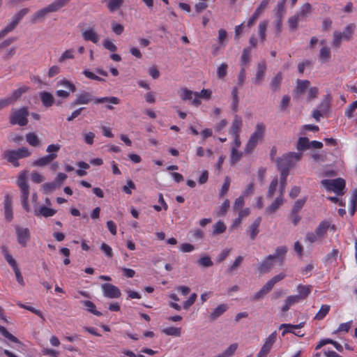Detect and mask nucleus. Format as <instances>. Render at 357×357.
Returning a JSON list of instances; mask_svg holds the SVG:
<instances>
[{
  "label": "nucleus",
  "instance_id": "obj_1",
  "mask_svg": "<svg viewBox=\"0 0 357 357\" xmlns=\"http://www.w3.org/2000/svg\"><path fill=\"white\" fill-rule=\"evenodd\" d=\"M92 100H93V102L96 105L105 102L112 103L113 105H119L121 102L120 99L115 96L93 98V96L90 93L86 91H82L81 93L76 95V98L72 102V105H86Z\"/></svg>",
  "mask_w": 357,
  "mask_h": 357
},
{
  "label": "nucleus",
  "instance_id": "obj_2",
  "mask_svg": "<svg viewBox=\"0 0 357 357\" xmlns=\"http://www.w3.org/2000/svg\"><path fill=\"white\" fill-rule=\"evenodd\" d=\"M302 153L289 152L277 159L276 162L280 170L289 172L294 165L302 158Z\"/></svg>",
  "mask_w": 357,
  "mask_h": 357
},
{
  "label": "nucleus",
  "instance_id": "obj_3",
  "mask_svg": "<svg viewBox=\"0 0 357 357\" xmlns=\"http://www.w3.org/2000/svg\"><path fill=\"white\" fill-rule=\"evenodd\" d=\"M17 184L21 191L22 205L23 208L26 211H30V207L28 204V199L29 196V186L26 180V173H21L17 178Z\"/></svg>",
  "mask_w": 357,
  "mask_h": 357
},
{
  "label": "nucleus",
  "instance_id": "obj_4",
  "mask_svg": "<svg viewBox=\"0 0 357 357\" xmlns=\"http://www.w3.org/2000/svg\"><path fill=\"white\" fill-rule=\"evenodd\" d=\"M30 155L31 152L25 147L20 148L15 151H6L3 153L4 158L15 167L19 166L17 162L19 159L29 157Z\"/></svg>",
  "mask_w": 357,
  "mask_h": 357
},
{
  "label": "nucleus",
  "instance_id": "obj_5",
  "mask_svg": "<svg viewBox=\"0 0 357 357\" xmlns=\"http://www.w3.org/2000/svg\"><path fill=\"white\" fill-rule=\"evenodd\" d=\"M266 126L263 123H259L256 125L255 130L250 135V139L245 148V151L247 153L252 151L258 142L263 137Z\"/></svg>",
  "mask_w": 357,
  "mask_h": 357
},
{
  "label": "nucleus",
  "instance_id": "obj_6",
  "mask_svg": "<svg viewBox=\"0 0 357 357\" xmlns=\"http://www.w3.org/2000/svg\"><path fill=\"white\" fill-rule=\"evenodd\" d=\"M321 184L328 192H333L337 195L342 194V190L345 188V181L342 178L335 179H324L321 181Z\"/></svg>",
  "mask_w": 357,
  "mask_h": 357
},
{
  "label": "nucleus",
  "instance_id": "obj_7",
  "mask_svg": "<svg viewBox=\"0 0 357 357\" xmlns=\"http://www.w3.org/2000/svg\"><path fill=\"white\" fill-rule=\"evenodd\" d=\"M14 229L18 244L22 248L26 247L31 240L30 229L20 225H15Z\"/></svg>",
  "mask_w": 357,
  "mask_h": 357
},
{
  "label": "nucleus",
  "instance_id": "obj_8",
  "mask_svg": "<svg viewBox=\"0 0 357 357\" xmlns=\"http://www.w3.org/2000/svg\"><path fill=\"white\" fill-rule=\"evenodd\" d=\"M28 111L26 107H22L13 112L10 117V122L13 125L24 126L28 123Z\"/></svg>",
  "mask_w": 357,
  "mask_h": 357
},
{
  "label": "nucleus",
  "instance_id": "obj_9",
  "mask_svg": "<svg viewBox=\"0 0 357 357\" xmlns=\"http://www.w3.org/2000/svg\"><path fill=\"white\" fill-rule=\"evenodd\" d=\"M3 255L8 262V264L12 267L13 271L15 272L16 280L19 284L21 285L24 284L23 277L20 273V271L17 266V264L15 259L12 257V255L9 253L8 250L6 248H4L2 251Z\"/></svg>",
  "mask_w": 357,
  "mask_h": 357
},
{
  "label": "nucleus",
  "instance_id": "obj_10",
  "mask_svg": "<svg viewBox=\"0 0 357 357\" xmlns=\"http://www.w3.org/2000/svg\"><path fill=\"white\" fill-rule=\"evenodd\" d=\"M329 229L334 231L336 229V227L335 225L331 224V221L325 220L318 225L314 231L321 239L323 240L326 236V233Z\"/></svg>",
  "mask_w": 357,
  "mask_h": 357
},
{
  "label": "nucleus",
  "instance_id": "obj_11",
  "mask_svg": "<svg viewBox=\"0 0 357 357\" xmlns=\"http://www.w3.org/2000/svg\"><path fill=\"white\" fill-rule=\"evenodd\" d=\"M103 296L109 298H117L121 296L119 289L109 283H104L101 285Z\"/></svg>",
  "mask_w": 357,
  "mask_h": 357
},
{
  "label": "nucleus",
  "instance_id": "obj_12",
  "mask_svg": "<svg viewBox=\"0 0 357 357\" xmlns=\"http://www.w3.org/2000/svg\"><path fill=\"white\" fill-rule=\"evenodd\" d=\"M49 13H51V12L47 6L32 14L30 16V22L31 24L42 22L45 20Z\"/></svg>",
  "mask_w": 357,
  "mask_h": 357
},
{
  "label": "nucleus",
  "instance_id": "obj_13",
  "mask_svg": "<svg viewBox=\"0 0 357 357\" xmlns=\"http://www.w3.org/2000/svg\"><path fill=\"white\" fill-rule=\"evenodd\" d=\"M82 36L85 41H91L97 44L100 40V36L97 33L94 28L88 27L82 32Z\"/></svg>",
  "mask_w": 357,
  "mask_h": 357
},
{
  "label": "nucleus",
  "instance_id": "obj_14",
  "mask_svg": "<svg viewBox=\"0 0 357 357\" xmlns=\"http://www.w3.org/2000/svg\"><path fill=\"white\" fill-rule=\"evenodd\" d=\"M269 1L270 0H262L261 1L260 4L253 13L252 16L248 19L247 22L248 26L250 27L254 24L255 20L258 18L259 15L267 8Z\"/></svg>",
  "mask_w": 357,
  "mask_h": 357
},
{
  "label": "nucleus",
  "instance_id": "obj_15",
  "mask_svg": "<svg viewBox=\"0 0 357 357\" xmlns=\"http://www.w3.org/2000/svg\"><path fill=\"white\" fill-rule=\"evenodd\" d=\"M243 126V121L240 116L235 115L229 130V133L231 135H239L241 132V127Z\"/></svg>",
  "mask_w": 357,
  "mask_h": 357
},
{
  "label": "nucleus",
  "instance_id": "obj_16",
  "mask_svg": "<svg viewBox=\"0 0 357 357\" xmlns=\"http://www.w3.org/2000/svg\"><path fill=\"white\" fill-rule=\"evenodd\" d=\"M276 259V255H268L258 266L260 273H266L271 270L273 265V259Z\"/></svg>",
  "mask_w": 357,
  "mask_h": 357
},
{
  "label": "nucleus",
  "instance_id": "obj_17",
  "mask_svg": "<svg viewBox=\"0 0 357 357\" xmlns=\"http://www.w3.org/2000/svg\"><path fill=\"white\" fill-rule=\"evenodd\" d=\"M56 157L57 154L56 153L48 154L35 160L33 162V165L36 167H44L49 165Z\"/></svg>",
  "mask_w": 357,
  "mask_h": 357
},
{
  "label": "nucleus",
  "instance_id": "obj_18",
  "mask_svg": "<svg viewBox=\"0 0 357 357\" xmlns=\"http://www.w3.org/2000/svg\"><path fill=\"white\" fill-rule=\"evenodd\" d=\"M39 97L42 104L46 107H50L54 104V96L50 92L41 91L39 93Z\"/></svg>",
  "mask_w": 357,
  "mask_h": 357
},
{
  "label": "nucleus",
  "instance_id": "obj_19",
  "mask_svg": "<svg viewBox=\"0 0 357 357\" xmlns=\"http://www.w3.org/2000/svg\"><path fill=\"white\" fill-rule=\"evenodd\" d=\"M297 291L298 292V295H294V296L298 297V301L305 299L311 293V286L310 285H303L298 284L297 286Z\"/></svg>",
  "mask_w": 357,
  "mask_h": 357
},
{
  "label": "nucleus",
  "instance_id": "obj_20",
  "mask_svg": "<svg viewBox=\"0 0 357 357\" xmlns=\"http://www.w3.org/2000/svg\"><path fill=\"white\" fill-rule=\"evenodd\" d=\"M56 211L55 209L43 206L35 211L34 213L36 216H43L44 218L52 217L55 215Z\"/></svg>",
  "mask_w": 357,
  "mask_h": 357
},
{
  "label": "nucleus",
  "instance_id": "obj_21",
  "mask_svg": "<svg viewBox=\"0 0 357 357\" xmlns=\"http://www.w3.org/2000/svg\"><path fill=\"white\" fill-rule=\"evenodd\" d=\"M261 218L258 217L249 226L248 231L249 233L251 239H255L258 234L259 230V227L260 225Z\"/></svg>",
  "mask_w": 357,
  "mask_h": 357
},
{
  "label": "nucleus",
  "instance_id": "obj_22",
  "mask_svg": "<svg viewBox=\"0 0 357 357\" xmlns=\"http://www.w3.org/2000/svg\"><path fill=\"white\" fill-rule=\"evenodd\" d=\"M266 69V63L264 61L260 62L258 64L255 77L253 80V82L256 84H260V82L263 79L264 75H265Z\"/></svg>",
  "mask_w": 357,
  "mask_h": 357
},
{
  "label": "nucleus",
  "instance_id": "obj_23",
  "mask_svg": "<svg viewBox=\"0 0 357 357\" xmlns=\"http://www.w3.org/2000/svg\"><path fill=\"white\" fill-rule=\"evenodd\" d=\"M283 195L280 192L279 196L266 208V212L270 214L275 213L283 203Z\"/></svg>",
  "mask_w": 357,
  "mask_h": 357
},
{
  "label": "nucleus",
  "instance_id": "obj_24",
  "mask_svg": "<svg viewBox=\"0 0 357 357\" xmlns=\"http://www.w3.org/2000/svg\"><path fill=\"white\" fill-rule=\"evenodd\" d=\"M4 213L7 220L10 221L13 219L12 201L8 195L4 199Z\"/></svg>",
  "mask_w": 357,
  "mask_h": 357
},
{
  "label": "nucleus",
  "instance_id": "obj_25",
  "mask_svg": "<svg viewBox=\"0 0 357 357\" xmlns=\"http://www.w3.org/2000/svg\"><path fill=\"white\" fill-rule=\"evenodd\" d=\"M273 289L272 285L268 281L262 288L255 294H253L252 299L254 301L259 300L263 298L265 295H266L271 290Z\"/></svg>",
  "mask_w": 357,
  "mask_h": 357
},
{
  "label": "nucleus",
  "instance_id": "obj_26",
  "mask_svg": "<svg viewBox=\"0 0 357 357\" xmlns=\"http://www.w3.org/2000/svg\"><path fill=\"white\" fill-rule=\"evenodd\" d=\"M70 0H54L47 7L51 13L59 11L61 8L66 6Z\"/></svg>",
  "mask_w": 357,
  "mask_h": 357
},
{
  "label": "nucleus",
  "instance_id": "obj_27",
  "mask_svg": "<svg viewBox=\"0 0 357 357\" xmlns=\"http://www.w3.org/2000/svg\"><path fill=\"white\" fill-rule=\"evenodd\" d=\"M70 0H54L47 7L51 13L59 11L61 8L66 6Z\"/></svg>",
  "mask_w": 357,
  "mask_h": 357
},
{
  "label": "nucleus",
  "instance_id": "obj_28",
  "mask_svg": "<svg viewBox=\"0 0 357 357\" xmlns=\"http://www.w3.org/2000/svg\"><path fill=\"white\" fill-rule=\"evenodd\" d=\"M228 309V305L227 304L222 303L218 305L213 312L210 314V319L211 320L217 319L220 316H221L225 312H226Z\"/></svg>",
  "mask_w": 357,
  "mask_h": 357
},
{
  "label": "nucleus",
  "instance_id": "obj_29",
  "mask_svg": "<svg viewBox=\"0 0 357 357\" xmlns=\"http://www.w3.org/2000/svg\"><path fill=\"white\" fill-rule=\"evenodd\" d=\"M29 90V87L25 85H21L18 89L14 90L11 95L9 97L11 102L14 103L17 100H18L21 96L26 93Z\"/></svg>",
  "mask_w": 357,
  "mask_h": 357
},
{
  "label": "nucleus",
  "instance_id": "obj_30",
  "mask_svg": "<svg viewBox=\"0 0 357 357\" xmlns=\"http://www.w3.org/2000/svg\"><path fill=\"white\" fill-rule=\"evenodd\" d=\"M331 56V49L326 45H324L319 54V59L321 62L326 63L328 62Z\"/></svg>",
  "mask_w": 357,
  "mask_h": 357
},
{
  "label": "nucleus",
  "instance_id": "obj_31",
  "mask_svg": "<svg viewBox=\"0 0 357 357\" xmlns=\"http://www.w3.org/2000/svg\"><path fill=\"white\" fill-rule=\"evenodd\" d=\"M277 339V332L273 331L269 336L265 340V342L261 347V348L264 349L265 350L268 351V352L271 349L273 344L276 341Z\"/></svg>",
  "mask_w": 357,
  "mask_h": 357
},
{
  "label": "nucleus",
  "instance_id": "obj_32",
  "mask_svg": "<svg viewBox=\"0 0 357 357\" xmlns=\"http://www.w3.org/2000/svg\"><path fill=\"white\" fill-rule=\"evenodd\" d=\"M298 297L294 296H288L284 302V304L282 305L281 307V310L283 312H286L289 310V309L293 305L298 303Z\"/></svg>",
  "mask_w": 357,
  "mask_h": 357
},
{
  "label": "nucleus",
  "instance_id": "obj_33",
  "mask_svg": "<svg viewBox=\"0 0 357 357\" xmlns=\"http://www.w3.org/2000/svg\"><path fill=\"white\" fill-rule=\"evenodd\" d=\"M162 333L166 335L180 337L181 335V328L178 327L169 326L162 330Z\"/></svg>",
  "mask_w": 357,
  "mask_h": 357
},
{
  "label": "nucleus",
  "instance_id": "obj_34",
  "mask_svg": "<svg viewBox=\"0 0 357 357\" xmlns=\"http://www.w3.org/2000/svg\"><path fill=\"white\" fill-rule=\"evenodd\" d=\"M75 59V51L73 49L66 50L59 57L58 62L60 63H64L68 59Z\"/></svg>",
  "mask_w": 357,
  "mask_h": 357
},
{
  "label": "nucleus",
  "instance_id": "obj_35",
  "mask_svg": "<svg viewBox=\"0 0 357 357\" xmlns=\"http://www.w3.org/2000/svg\"><path fill=\"white\" fill-rule=\"evenodd\" d=\"M357 210V189H355L349 201V213L353 215Z\"/></svg>",
  "mask_w": 357,
  "mask_h": 357
},
{
  "label": "nucleus",
  "instance_id": "obj_36",
  "mask_svg": "<svg viewBox=\"0 0 357 357\" xmlns=\"http://www.w3.org/2000/svg\"><path fill=\"white\" fill-rule=\"evenodd\" d=\"M279 328L280 329H282V336H284L286 334L290 333H293L298 337H303L304 335L303 333L302 334H296V332L294 331V328H293V324H282L280 326H279Z\"/></svg>",
  "mask_w": 357,
  "mask_h": 357
},
{
  "label": "nucleus",
  "instance_id": "obj_37",
  "mask_svg": "<svg viewBox=\"0 0 357 357\" xmlns=\"http://www.w3.org/2000/svg\"><path fill=\"white\" fill-rule=\"evenodd\" d=\"M310 148V142L307 137H300L297 142L296 149L298 153H302L304 150Z\"/></svg>",
  "mask_w": 357,
  "mask_h": 357
},
{
  "label": "nucleus",
  "instance_id": "obj_38",
  "mask_svg": "<svg viewBox=\"0 0 357 357\" xmlns=\"http://www.w3.org/2000/svg\"><path fill=\"white\" fill-rule=\"evenodd\" d=\"M282 79V75L281 73H278L274 77L272 78L270 86L273 91H275L279 89Z\"/></svg>",
  "mask_w": 357,
  "mask_h": 357
},
{
  "label": "nucleus",
  "instance_id": "obj_39",
  "mask_svg": "<svg viewBox=\"0 0 357 357\" xmlns=\"http://www.w3.org/2000/svg\"><path fill=\"white\" fill-rule=\"evenodd\" d=\"M195 94L196 91H192L185 88L181 89V91H179L180 98L183 100L191 101L192 99L193 98V96H195Z\"/></svg>",
  "mask_w": 357,
  "mask_h": 357
},
{
  "label": "nucleus",
  "instance_id": "obj_40",
  "mask_svg": "<svg viewBox=\"0 0 357 357\" xmlns=\"http://www.w3.org/2000/svg\"><path fill=\"white\" fill-rule=\"evenodd\" d=\"M312 12V6L309 3H304L297 12L303 20Z\"/></svg>",
  "mask_w": 357,
  "mask_h": 357
},
{
  "label": "nucleus",
  "instance_id": "obj_41",
  "mask_svg": "<svg viewBox=\"0 0 357 357\" xmlns=\"http://www.w3.org/2000/svg\"><path fill=\"white\" fill-rule=\"evenodd\" d=\"M17 24L18 23L12 18L10 22L0 31V39L11 32Z\"/></svg>",
  "mask_w": 357,
  "mask_h": 357
},
{
  "label": "nucleus",
  "instance_id": "obj_42",
  "mask_svg": "<svg viewBox=\"0 0 357 357\" xmlns=\"http://www.w3.org/2000/svg\"><path fill=\"white\" fill-rule=\"evenodd\" d=\"M320 109H314L312 113L313 117L316 119V121H319L320 120V117L322 116L323 113L326 112L328 107V105L327 102L321 103L319 106Z\"/></svg>",
  "mask_w": 357,
  "mask_h": 357
},
{
  "label": "nucleus",
  "instance_id": "obj_43",
  "mask_svg": "<svg viewBox=\"0 0 357 357\" xmlns=\"http://www.w3.org/2000/svg\"><path fill=\"white\" fill-rule=\"evenodd\" d=\"M331 306L329 305H322L319 312L316 314L314 319L322 320L330 311Z\"/></svg>",
  "mask_w": 357,
  "mask_h": 357
},
{
  "label": "nucleus",
  "instance_id": "obj_44",
  "mask_svg": "<svg viewBox=\"0 0 357 357\" xmlns=\"http://www.w3.org/2000/svg\"><path fill=\"white\" fill-rule=\"evenodd\" d=\"M303 20V19L299 16V14L296 13L294 15L291 16L289 20L288 24L289 26V28L291 30H295L297 28L298 22Z\"/></svg>",
  "mask_w": 357,
  "mask_h": 357
},
{
  "label": "nucleus",
  "instance_id": "obj_45",
  "mask_svg": "<svg viewBox=\"0 0 357 357\" xmlns=\"http://www.w3.org/2000/svg\"><path fill=\"white\" fill-rule=\"evenodd\" d=\"M321 241L322 240L317 234V232L315 231L307 232L305 236V241L307 243H314Z\"/></svg>",
  "mask_w": 357,
  "mask_h": 357
},
{
  "label": "nucleus",
  "instance_id": "obj_46",
  "mask_svg": "<svg viewBox=\"0 0 357 357\" xmlns=\"http://www.w3.org/2000/svg\"><path fill=\"white\" fill-rule=\"evenodd\" d=\"M227 227L225 223L222 220H218L213 226V234L214 235L222 234L225 231Z\"/></svg>",
  "mask_w": 357,
  "mask_h": 357
},
{
  "label": "nucleus",
  "instance_id": "obj_47",
  "mask_svg": "<svg viewBox=\"0 0 357 357\" xmlns=\"http://www.w3.org/2000/svg\"><path fill=\"white\" fill-rule=\"evenodd\" d=\"M268 26L267 21H261L258 26V31L261 42L266 40V31Z\"/></svg>",
  "mask_w": 357,
  "mask_h": 357
},
{
  "label": "nucleus",
  "instance_id": "obj_48",
  "mask_svg": "<svg viewBox=\"0 0 357 357\" xmlns=\"http://www.w3.org/2000/svg\"><path fill=\"white\" fill-rule=\"evenodd\" d=\"M310 82L308 80H297V85L296 88V91L297 93L300 94L305 91V90L309 86Z\"/></svg>",
  "mask_w": 357,
  "mask_h": 357
},
{
  "label": "nucleus",
  "instance_id": "obj_49",
  "mask_svg": "<svg viewBox=\"0 0 357 357\" xmlns=\"http://www.w3.org/2000/svg\"><path fill=\"white\" fill-rule=\"evenodd\" d=\"M57 85L65 87L69 89V91L71 92H75L76 90L75 86L72 82H70L65 78L59 80L57 82Z\"/></svg>",
  "mask_w": 357,
  "mask_h": 357
},
{
  "label": "nucleus",
  "instance_id": "obj_50",
  "mask_svg": "<svg viewBox=\"0 0 357 357\" xmlns=\"http://www.w3.org/2000/svg\"><path fill=\"white\" fill-rule=\"evenodd\" d=\"M82 303L86 307V310L93 314L96 316H100L102 314L100 312L96 310V305L93 302L90 301H84Z\"/></svg>",
  "mask_w": 357,
  "mask_h": 357
},
{
  "label": "nucleus",
  "instance_id": "obj_51",
  "mask_svg": "<svg viewBox=\"0 0 357 357\" xmlns=\"http://www.w3.org/2000/svg\"><path fill=\"white\" fill-rule=\"evenodd\" d=\"M231 96H232V98H233V101L231 103V109L234 112H236L238 109V89L236 86H234L232 89Z\"/></svg>",
  "mask_w": 357,
  "mask_h": 357
},
{
  "label": "nucleus",
  "instance_id": "obj_52",
  "mask_svg": "<svg viewBox=\"0 0 357 357\" xmlns=\"http://www.w3.org/2000/svg\"><path fill=\"white\" fill-rule=\"evenodd\" d=\"M26 139L29 144L32 146H37L39 145V139L35 133L30 132L26 135Z\"/></svg>",
  "mask_w": 357,
  "mask_h": 357
},
{
  "label": "nucleus",
  "instance_id": "obj_53",
  "mask_svg": "<svg viewBox=\"0 0 357 357\" xmlns=\"http://www.w3.org/2000/svg\"><path fill=\"white\" fill-rule=\"evenodd\" d=\"M278 178L277 176H275L273 180L271 182L270 185H269V187H268V192H267V197L271 198L274 195V192L276 190V188L278 187Z\"/></svg>",
  "mask_w": 357,
  "mask_h": 357
},
{
  "label": "nucleus",
  "instance_id": "obj_54",
  "mask_svg": "<svg viewBox=\"0 0 357 357\" xmlns=\"http://www.w3.org/2000/svg\"><path fill=\"white\" fill-rule=\"evenodd\" d=\"M230 206V202L229 199H225L224 202L219 206L217 211L218 216H223Z\"/></svg>",
  "mask_w": 357,
  "mask_h": 357
},
{
  "label": "nucleus",
  "instance_id": "obj_55",
  "mask_svg": "<svg viewBox=\"0 0 357 357\" xmlns=\"http://www.w3.org/2000/svg\"><path fill=\"white\" fill-rule=\"evenodd\" d=\"M280 192L284 194V188L287 185V178L289 174V172H286L285 170H280Z\"/></svg>",
  "mask_w": 357,
  "mask_h": 357
},
{
  "label": "nucleus",
  "instance_id": "obj_56",
  "mask_svg": "<svg viewBox=\"0 0 357 357\" xmlns=\"http://www.w3.org/2000/svg\"><path fill=\"white\" fill-rule=\"evenodd\" d=\"M354 28H355V25L354 24H349L346 26L344 31L341 32V34H342L344 39H345V40L350 39V38L351 37V35L354 32Z\"/></svg>",
  "mask_w": 357,
  "mask_h": 357
},
{
  "label": "nucleus",
  "instance_id": "obj_57",
  "mask_svg": "<svg viewBox=\"0 0 357 357\" xmlns=\"http://www.w3.org/2000/svg\"><path fill=\"white\" fill-rule=\"evenodd\" d=\"M123 3V0H109L107 8L111 12H114L119 9Z\"/></svg>",
  "mask_w": 357,
  "mask_h": 357
},
{
  "label": "nucleus",
  "instance_id": "obj_58",
  "mask_svg": "<svg viewBox=\"0 0 357 357\" xmlns=\"http://www.w3.org/2000/svg\"><path fill=\"white\" fill-rule=\"evenodd\" d=\"M251 52V47H248L243 50L242 55L241 57V62L242 65H246L250 61V56Z\"/></svg>",
  "mask_w": 357,
  "mask_h": 357
},
{
  "label": "nucleus",
  "instance_id": "obj_59",
  "mask_svg": "<svg viewBox=\"0 0 357 357\" xmlns=\"http://www.w3.org/2000/svg\"><path fill=\"white\" fill-rule=\"evenodd\" d=\"M0 333L3 336L5 337L6 338H7L8 340H10V342H18V340L16 337H15L14 335H13L11 333H10L6 329L5 327L2 326H0Z\"/></svg>",
  "mask_w": 357,
  "mask_h": 357
},
{
  "label": "nucleus",
  "instance_id": "obj_60",
  "mask_svg": "<svg viewBox=\"0 0 357 357\" xmlns=\"http://www.w3.org/2000/svg\"><path fill=\"white\" fill-rule=\"evenodd\" d=\"M357 109V100L349 104L345 109V116L351 118L354 116V112Z\"/></svg>",
  "mask_w": 357,
  "mask_h": 357
},
{
  "label": "nucleus",
  "instance_id": "obj_61",
  "mask_svg": "<svg viewBox=\"0 0 357 357\" xmlns=\"http://www.w3.org/2000/svg\"><path fill=\"white\" fill-rule=\"evenodd\" d=\"M238 349V344L237 343H233L231 344L225 350H224L222 352L224 355L226 357H231L234 354L236 351Z\"/></svg>",
  "mask_w": 357,
  "mask_h": 357
},
{
  "label": "nucleus",
  "instance_id": "obj_62",
  "mask_svg": "<svg viewBox=\"0 0 357 357\" xmlns=\"http://www.w3.org/2000/svg\"><path fill=\"white\" fill-rule=\"evenodd\" d=\"M228 66L226 63H222L217 68V76L219 79H222L227 75Z\"/></svg>",
  "mask_w": 357,
  "mask_h": 357
},
{
  "label": "nucleus",
  "instance_id": "obj_63",
  "mask_svg": "<svg viewBox=\"0 0 357 357\" xmlns=\"http://www.w3.org/2000/svg\"><path fill=\"white\" fill-rule=\"evenodd\" d=\"M245 197L242 195L236 198L233 204L234 211H238L241 209L245 204Z\"/></svg>",
  "mask_w": 357,
  "mask_h": 357
},
{
  "label": "nucleus",
  "instance_id": "obj_64",
  "mask_svg": "<svg viewBox=\"0 0 357 357\" xmlns=\"http://www.w3.org/2000/svg\"><path fill=\"white\" fill-rule=\"evenodd\" d=\"M343 39L344 37L342 36V34H341V32L335 31L333 33V38L332 42L333 45L334 47H338Z\"/></svg>",
  "mask_w": 357,
  "mask_h": 357
}]
</instances>
